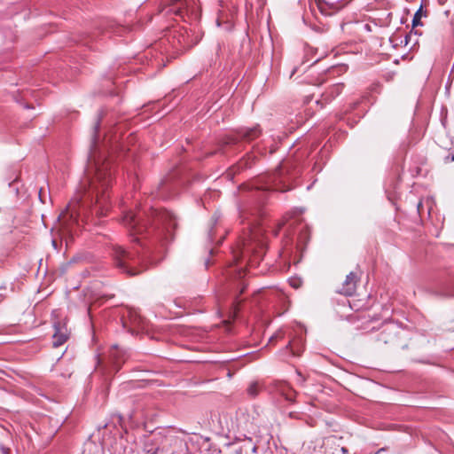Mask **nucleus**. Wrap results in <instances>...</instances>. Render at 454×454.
<instances>
[{
	"mask_svg": "<svg viewBox=\"0 0 454 454\" xmlns=\"http://www.w3.org/2000/svg\"><path fill=\"white\" fill-rule=\"evenodd\" d=\"M278 391L286 401L294 402L296 392L287 383L279 384Z\"/></svg>",
	"mask_w": 454,
	"mask_h": 454,
	"instance_id": "9",
	"label": "nucleus"
},
{
	"mask_svg": "<svg viewBox=\"0 0 454 454\" xmlns=\"http://www.w3.org/2000/svg\"><path fill=\"white\" fill-rule=\"evenodd\" d=\"M113 256L117 268L127 273L129 276L137 275L141 270H136L132 264L136 263L135 254L126 251L120 246H114L113 248Z\"/></svg>",
	"mask_w": 454,
	"mask_h": 454,
	"instance_id": "3",
	"label": "nucleus"
},
{
	"mask_svg": "<svg viewBox=\"0 0 454 454\" xmlns=\"http://www.w3.org/2000/svg\"><path fill=\"white\" fill-rule=\"evenodd\" d=\"M112 183V174L108 162L95 165V176L88 177L84 181V187L89 186L88 193L92 199L95 198L93 211L99 216L105 215L109 209L107 191Z\"/></svg>",
	"mask_w": 454,
	"mask_h": 454,
	"instance_id": "1",
	"label": "nucleus"
},
{
	"mask_svg": "<svg viewBox=\"0 0 454 454\" xmlns=\"http://www.w3.org/2000/svg\"><path fill=\"white\" fill-rule=\"evenodd\" d=\"M426 16V12L422 10V6L419 7V9L415 12L413 19H412V27H418L422 26L421 19L422 17Z\"/></svg>",
	"mask_w": 454,
	"mask_h": 454,
	"instance_id": "11",
	"label": "nucleus"
},
{
	"mask_svg": "<svg viewBox=\"0 0 454 454\" xmlns=\"http://www.w3.org/2000/svg\"><path fill=\"white\" fill-rule=\"evenodd\" d=\"M187 7L188 0H166V4L161 12H165L167 14L173 13L182 16Z\"/></svg>",
	"mask_w": 454,
	"mask_h": 454,
	"instance_id": "6",
	"label": "nucleus"
},
{
	"mask_svg": "<svg viewBox=\"0 0 454 454\" xmlns=\"http://www.w3.org/2000/svg\"><path fill=\"white\" fill-rule=\"evenodd\" d=\"M278 173L275 174L272 177V185H270L267 187V189H274V190H279L281 192L287 191L288 189H281L278 187Z\"/></svg>",
	"mask_w": 454,
	"mask_h": 454,
	"instance_id": "14",
	"label": "nucleus"
},
{
	"mask_svg": "<svg viewBox=\"0 0 454 454\" xmlns=\"http://www.w3.org/2000/svg\"><path fill=\"white\" fill-rule=\"evenodd\" d=\"M124 225L132 231V235L141 234L145 225L140 223V218L132 211L127 212L122 218Z\"/></svg>",
	"mask_w": 454,
	"mask_h": 454,
	"instance_id": "4",
	"label": "nucleus"
},
{
	"mask_svg": "<svg viewBox=\"0 0 454 454\" xmlns=\"http://www.w3.org/2000/svg\"><path fill=\"white\" fill-rule=\"evenodd\" d=\"M98 129H99V121H98L95 124V127H94V137L97 136V133L98 131Z\"/></svg>",
	"mask_w": 454,
	"mask_h": 454,
	"instance_id": "16",
	"label": "nucleus"
},
{
	"mask_svg": "<svg viewBox=\"0 0 454 454\" xmlns=\"http://www.w3.org/2000/svg\"><path fill=\"white\" fill-rule=\"evenodd\" d=\"M157 453H158V448L148 450L145 454H157Z\"/></svg>",
	"mask_w": 454,
	"mask_h": 454,
	"instance_id": "17",
	"label": "nucleus"
},
{
	"mask_svg": "<svg viewBox=\"0 0 454 454\" xmlns=\"http://www.w3.org/2000/svg\"><path fill=\"white\" fill-rule=\"evenodd\" d=\"M252 450H253V451H255V450H256V447H255V446H253Z\"/></svg>",
	"mask_w": 454,
	"mask_h": 454,
	"instance_id": "20",
	"label": "nucleus"
},
{
	"mask_svg": "<svg viewBox=\"0 0 454 454\" xmlns=\"http://www.w3.org/2000/svg\"><path fill=\"white\" fill-rule=\"evenodd\" d=\"M364 30H365L366 32H372V27L371 24L369 23H366L364 25Z\"/></svg>",
	"mask_w": 454,
	"mask_h": 454,
	"instance_id": "15",
	"label": "nucleus"
},
{
	"mask_svg": "<svg viewBox=\"0 0 454 454\" xmlns=\"http://www.w3.org/2000/svg\"><path fill=\"white\" fill-rule=\"evenodd\" d=\"M260 391V386L257 382H253L247 388V393L249 395L254 397L258 395Z\"/></svg>",
	"mask_w": 454,
	"mask_h": 454,
	"instance_id": "13",
	"label": "nucleus"
},
{
	"mask_svg": "<svg viewBox=\"0 0 454 454\" xmlns=\"http://www.w3.org/2000/svg\"><path fill=\"white\" fill-rule=\"evenodd\" d=\"M242 274H243V270H240L239 272V277L241 278L242 277Z\"/></svg>",
	"mask_w": 454,
	"mask_h": 454,
	"instance_id": "19",
	"label": "nucleus"
},
{
	"mask_svg": "<svg viewBox=\"0 0 454 454\" xmlns=\"http://www.w3.org/2000/svg\"><path fill=\"white\" fill-rule=\"evenodd\" d=\"M260 134H261V130L259 129V128L254 127L251 129H244L240 133V136L243 139H245L247 141H252L254 138L258 137Z\"/></svg>",
	"mask_w": 454,
	"mask_h": 454,
	"instance_id": "10",
	"label": "nucleus"
},
{
	"mask_svg": "<svg viewBox=\"0 0 454 454\" xmlns=\"http://www.w3.org/2000/svg\"><path fill=\"white\" fill-rule=\"evenodd\" d=\"M343 0H316L317 8L324 15H329L331 14L327 7L330 9L336 11L343 6L342 4Z\"/></svg>",
	"mask_w": 454,
	"mask_h": 454,
	"instance_id": "8",
	"label": "nucleus"
},
{
	"mask_svg": "<svg viewBox=\"0 0 454 454\" xmlns=\"http://www.w3.org/2000/svg\"><path fill=\"white\" fill-rule=\"evenodd\" d=\"M119 350L117 349V347H114V349L110 352V356L113 359L114 366L118 369L120 365V358L121 355L119 354Z\"/></svg>",
	"mask_w": 454,
	"mask_h": 454,
	"instance_id": "12",
	"label": "nucleus"
},
{
	"mask_svg": "<svg viewBox=\"0 0 454 454\" xmlns=\"http://www.w3.org/2000/svg\"><path fill=\"white\" fill-rule=\"evenodd\" d=\"M54 333L52 335V345L54 348H58L63 345L69 338V333L65 324L60 322L54 324Z\"/></svg>",
	"mask_w": 454,
	"mask_h": 454,
	"instance_id": "5",
	"label": "nucleus"
},
{
	"mask_svg": "<svg viewBox=\"0 0 454 454\" xmlns=\"http://www.w3.org/2000/svg\"><path fill=\"white\" fill-rule=\"evenodd\" d=\"M359 280L356 273L350 272L346 276L344 282L342 283V286L338 290V293L346 296H351L355 294L356 290V285Z\"/></svg>",
	"mask_w": 454,
	"mask_h": 454,
	"instance_id": "7",
	"label": "nucleus"
},
{
	"mask_svg": "<svg viewBox=\"0 0 454 454\" xmlns=\"http://www.w3.org/2000/svg\"><path fill=\"white\" fill-rule=\"evenodd\" d=\"M158 226L154 230V237L162 245L174 239L175 229L177 226L176 216L169 211L164 210L156 213Z\"/></svg>",
	"mask_w": 454,
	"mask_h": 454,
	"instance_id": "2",
	"label": "nucleus"
},
{
	"mask_svg": "<svg viewBox=\"0 0 454 454\" xmlns=\"http://www.w3.org/2000/svg\"><path fill=\"white\" fill-rule=\"evenodd\" d=\"M340 450L343 454H346L348 452V450L345 447H342Z\"/></svg>",
	"mask_w": 454,
	"mask_h": 454,
	"instance_id": "18",
	"label": "nucleus"
},
{
	"mask_svg": "<svg viewBox=\"0 0 454 454\" xmlns=\"http://www.w3.org/2000/svg\"><path fill=\"white\" fill-rule=\"evenodd\" d=\"M451 160L454 161V154L451 155Z\"/></svg>",
	"mask_w": 454,
	"mask_h": 454,
	"instance_id": "21",
	"label": "nucleus"
}]
</instances>
